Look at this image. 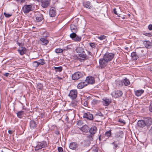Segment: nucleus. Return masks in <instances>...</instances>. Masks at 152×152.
<instances>
[{
	"label": "nucleus",
	"instance_id": "1a4fd4ad",
	"mask_svg": "<svg viewBox=\"0 0 152 152\" xmlns=\"http://www.w3.org/2000/svg\"><path fill=\"white\" fill-rule=\"evenodd\" d=\"M32 5H31L25 4L22 8V10L25 14L28 13L31 10Z\"/></svg>",
	"mask_w": 152,
	"mask_h": 152
},
{
	"label": "nucleus",
	"instance_id": "9d476101",
	"mask_svg": "<svg viewBox=\"0 0 152 152\" xmlns=\"http://www.w3.org/2000/svg\"><path fill=\"white\" fill-rule=\"evenodd\" d=\"M77 91L76 90H72L70 91L68 96L72 99H74L77 97Z\"/></svg>",
	"mask_w": 152,
	"mask_h": 152
},
{
	"label": "nucleus",
	"instance_id": "f704fd0d",
	"mask_svg": "<svg viewBox=\"0 0 152 152\" xmlns=\"http://www.w3.org/2000/svg\"><path fill=\"white\" fill-rule=\"evenodd\" d=\"M38 64L39 66L40 65H43L44 64H46V62L45 61L44 59H40L38 61Z\"/></svg>",
	"mask_w": 152,
	"mask_h": 152
},
{
	"label": "nucleus",
	"instance_id": "bf43d9fd",
	"mask_svg": "<svg viewBox=\"0 0 152 152\" xmlns=\"http://www.w3.org/2000/svg\"><path fill=\"white\" fill-rule=\"evenodd\" d=\"M83 105L85 107L87 106L88 105V102L86 101H85L83 103Z\"/></svg>",
	"mask_w": 152,
	"mask_h": 152
},
{
	"label": "nucleus",
	"instance_id": "58836bf2",
	"mask_svg": "<svg viewBox=\"0 0 152 152\" xmlns=\"http://www.w3.org/2000/svg\"><path fill=\"white\" fill-rule=\"evenodd\" d=\"M55 51L57 53H61L63 51V50L61 48H57L55 50Z\"/></svg>",
	"mask_w": 152,
	"mask_h": 152
},
{
	"label": "nucleus",
	"instance_id": "a878e982",
	"mask_svg": "<svg viewBox=\"0 0 152 152\" xmlns=\"http://www.w3.org/2000/svg\"><path fill=\"white\" fill-rule=\"evenodd\" d=\"M78 55L79 57L82 58H81L82 61H84L86 60L88 58L87 57V56L85 52L84 53H78Z\"/></svg>",
	"mask_w": 152,
	"mask_h": 152
},
{
	"label": "nucleus",
	"instance_id": "5701e85b",
	"mask_svg": "<svg viewBox=\"0 0 152 152\" xmlns=\"http://www.w3.org/2000/svg\"><path fill=\"white\" fill-rule=\"evenodd\" d=\"M56 14V12L55 9L54 7H52L50 8L49 10V15L50 17H54Z\"/></svg>",
	"mask_w": 152,
	"mask_h": 152
},
{
	"label": "nucleus",
	"instance_id": "3c124183",
	"mask_svg": "<svg viewBox=\"0 0 152 152\" xmlns=\"http://www.w3.org/2000/svg\"><path fill=\"white\" fill-rule=\"evenodd\" d=\"M16 1L18 3H19L20 4L23 3L25 2V0H16Z\"/></svg>",
	"mask_w": 152,
	"mask_h": 152
},
{
	"label": "nucleus",
	"instance_id": "79ce46f5",
	"mask_svg": "<svg viewBox=\"0 0 152 152\" xmlns=\"http://www.w3.org/2000/svg\"><path fill=\"white\" fill-rule=\"evenodd\" d=\"M116 142L115 141H114L111 143L112 145H114L113 148L115 150H116L118 147H119L118 145L116 143Z\"/></svg>",
	"mask_w": 152,
	"mask_h": 152
},
{
	"label": "nucleus",
	"instance_id": "7c9ffc66",
	"mask_svg": "<svg viewBox=\"0 0 152 152\" xmlns=\"http://www.w3.org/2000/svg\"><path fill=\"white\" fill-rule=\"evenodd\" d=\"M131 56L133 59L134 60H137L139 58L138 56L135 52H133L131 54Z\"/></svg>",
	"mask_w": 152,
	"mask_h": 152
},
{
	"label": "nucleus",
	"instance_id": "6e6d98bb",
	"mask_svg": "<svg viewBox=\"0 0 152 152\" xmlns=\"http://www.w3.org/2000/svg\"><path fill=\"white\" fill-rule=\"evenodd\" d=\"M96 115H99L100 116L103 117V115L102 113L101 112H100L99 113H97L96 114Z\"/></svg>",
	"mask_w": 152,
	"mask_h": 152
},
{
	"label": "nucleus",
	"instance_id": "864d4df0",
	"mask_svg": "<svg viewBox=\"0 0 152 152\" xmlns=\"http://www.w3.org/2000/svg\"><path fill=\"white\" fill-rule=\"evenodd\" d=\"M77 102H72L71 105H72V106L75 107L77 105Z\"/></svg>",
	"mask_w": 152,
	"mask_h": 152
},
{
	"label": "nucleus",
	"instance_id": "ea45409f",
	"mask_svg": "<svg viewBox=\"0 0 152 152\" xmlns=\"http://www.w3.org/2000/svg\"><path fill=\"white\" fill-rule=\"evenodd\" d=\"M92 152H99L98 149L95 146H94L91 148Z\"/></svg>",
	"mask_w": 152,
	"mask_h": 152
},
{
	"label": "nucleus",
	"instance_id": "f03ea898",
	"mask_svg": "<svg viewBox=\"0 0 152 152\" xmlns=\"http://www.w3.org/2000/svg\"><path fill=\"white\" fill-rule=\"evenodd\" d=\"M47 139L45 138V139L42 141L37 142V145L35 147V150L38 151L42 148H45L48 146L49 143L47 140Z\"/></svg>",
	"mask_w": 152,
	"mask_h": 152
},
{
	"label": "nucleus",
	"instance_id": "6ab92c4d",
	"mask_svg": "<svg viewBox=\"0 0 152 152\" xmlns=\"http://www.w3.org/2000/svg\"><path fill=\"white\" fill-rule=\"evenodd\" d=\"M83 5L85 7L89 9H91L93 7L91 2L88 1L83 2Z\"/></svg>",
	"mask_w": 152,
	"mask_h": 152
},
{
	"label": "nucleus",
	"instance_id": "37998d69",
	"mask_svg": "<svg viewBox=\"0 0 152 152\" xmlns=\"http://www.w3.org/2000/svg\"><path fill=\"white\" fill-rule=\"evenodd\" d=\"M38 61H35L33 62V64L34 65V66L36 68H37L39 66L38 64Z\"/></svg>",
	"mask_w": 152,
	"mask_h": 152
},
{
	"label": "nucleus",
	"instance_id": "e433bc0d",
	"mask_svg": "<svg viewBox=\"0 0 152 152\" xmlns=\"http://www.w3.org/2000/svg\"><path fill=\"white\" fill-rule=\"evenodd\" d=\"M105 136L107 137L108 138L110 137L111 135V130H110L107 131L105 133Z\"/></svg>",
	"mask_w": 152,
	"mask_h": 152
},
{
	"label": "nucleus",
	"instance_id": "f8f14e48",
	"mask_svg": "<svg viewBox=\"0 0 152 152\" xmlns=\"http://www.w3.org/2000/svg\"><path fill=\"white\" fill-rule=\"evenodd\" d=\"M38 124V123L37 121H36L33 120H31L29 122L30 128L32 129H35L37 127Z\"/></svg>",
	"mask_w": 152,
	"mask_h": 152
},
{
	"label": "nucleus",
	"instance_id": "a18cd8bd",
	"mask_svg": "<svg viewBox=\"0 0 152 152\" xmlns=\"http://www.w3.org/2000/svg\"><path fill=\"white\" fill-rule=\"evenodd\" d=\"M4 16L7 18H10L11 16H12V15L11 14H9L7 13L6 12L4 13Z\"/></svg>",
	"mask_w": 152,
	"mask_h": 152
},
{
	"label": "nucleus",
	"instance_id": "423d86ee",
	"mask_svg": "<svg viewBox=\"0 0 152 152\" xmlns=\"http://www.w3.org/2000/svg\"><path fill=\"white\" fill-rule=\"evenodd\" d=\"M77 32H72L70 35L69 37L72 39L75 42H80L81 39V37L78 36Z\"/></svg>",
	"mask_w": 152,
	"mask_h": 152
},
{
	"label": "nucleus",
	"instance_id": "6e6552de",
	"mask_svg": "<svg viewBox=\"0 0 152 152\" xmlns=\"http://www.w3.org/2000/svg\"><path fill=\"white\" fill-rule=\"evenodd\" d=\"M123 92L122 91L118 90H115L111 94V95L115 98H118L122 96Z\"/></svg>",
	"mask_w": 152,
	"mask_h": 152
},
{
	"label": "nucleus",
	"instance_id": "bb28decb",
	"mask_svg": "<svg viewBox=\"0 0 152 152\" xmlns=\"http://www.w3.org/2000/svg\"><path fill=\"white\" fill-rule=\"evenodd\" d=\"M80 129L82 132L85 133H87L88 132L89 130V127L87 125H85L81 127Z\"/></svg>",
	"mask_w": 152,
	"mask_h": 152
},
{
	"label": "nucleus",
	"instance_id": "a19ab883",
	"mask_svg": "<svg viewBox=\"0 0 152 152\" xmlns=\"http://www.w3.org/2000/svg\"><path fill=\"white\" fill-rule=\"evenodd\" d=\"M97 38L101 40L105 39L106 38V36L104 35H101L97 37Z\"/></svg>",
	"mask_w": 152,
	"mask_h": 152
},
{
	"label": "nucleus",
	"instance_id": "603ef678",
	"mask_svg": "<svg viewBox=\"0 0 152 152\" xmlns=\"http://www.w3.org/2000/svg\"><path fill=\"white\" fill-rule=\"evenodd\" d=\"M113 12L116 15H118V17H120V16L119 15H118V13L116 11V8H114L113 9Z\"/></svg>",
	"mask_w": 152,
	"mask_h": 152
},
{
	"label": "nucleus",
	"instance_id": "ddd939ff",
	"mask_svg": "<svg viewBox=\"0 0 152 152\" xmlns=\"http://www.w3.org/2000/svg\"><path fill=\"white\" fill-rule=\"evenodd\" d=\"M144 121L145 124V126L147 127H149L152 124V119L151 118H145Z\"/></svg>",
	"mask_w": 152,
	"mask_h": 152
},
{
	"label": "nucleus",
	"instance_id": "f257e3e1",
	"mask_svg": "<svg viewBox=\"0 0 152 152\" xmlns=\"http://www.w3.org/2000/svg\"><path fill=\"white\" fill-rule=\"evenodd\" d=\"M95 83L94 77L88 76L86 80L79 83L77 86H87L88 85H93Z\"/></svg>",
	"mask_w": 152,
	"mask_h": 152
},
{
	"label": "nucleus",
	"instance_id": "20e7f679",
	"mask_svg": "<svg viewBox=\"0 0 152 152\" xmlns=\"http://www.w3.org/2000/svg\"><path fill=\"white\" fill-rule=\"evenodd\" d=\"M115 55V54L113 53L107 52L104 54L103 58L109 62L112 61Z\"/></svg>",
	"mask_w": 152,
	"mask_h": 152
},
{
	"label": "nucleus",
	"instance_id": "2f4dec72",
	"mask_svg": "<svg viewBox=\"0 0 152 152\" xmlns=\"http://www.w3.org/2000/svg\"><path fill=\"white\" fill-rule=\"evenodd\" d=\"M123 135V132L122 131H119L115 133V137L116 138H118L120 137H122Z\"/></svg>",
	"mask_w": 152,
	"mask_h": 152
},
{
	"label": "nucleus",
	"instance_id": "0e129e2a",
	"mask_svg": "<svg viewBox=\"0 0 152 152\" xmlns=\"http://www.w3.org/2000/svg\"><path fill=\"white\" fill-rule=\"evenodd\" d=\"M88 53L89 55H91V56H92V53L90 51H88Z\"/></svg>",
	"mask_w": 152,
	"mask_h": 152
},
{
	"label": "nucleus",
	"instance_id": "f3484780",
	"mask_svg": "<svg viewBox=\"0 0 152 152\" xmlns=\"http://www.w3.org/2000/svg\"><path fill=\"white\" fill-rule=\"evenodd\" d=\"M41 3L42 7L44 8H46L49 5L50 0H43Z\"/></svg>",
	"mask_w": 152,
	"mask_h": 152
},
{
	"label": "nucleus",
	"instance_id": "052dcab7",
	"mask_svg": "<svg viewBox=\"0 0 152 152\" xmlns=\"http://www.w3.org/2000/svg\"><path fill=\"white\" fill-rule=\"evenodd\" d=\"M55 133L57 135L59 134H60V132L59 131H58V130H57L55 132Z\"/></svg>",
	"mask_w": 152,
	"mask_h": 152
},
{
	"label": "nucleus",
	"instance_id": "39448f33",
	"mask_svg": "<svg viewBox=\"0 0 152 152\" xmlns=\"http://www.w3.org/2000/svg\"><path fill=\"white\" fill-rule=\"evenodd\" d=\"M84 73L83 72H78L75 73L72 75V80H76L82 78L84 75Z\"/></svg>",
	"mask_w": 152,
	"mask_h": 152
},
{
	"label": "nucleus",
	"instance_id": "69168bd1",
	"mask_svg": "<svg viewBox=\"0 0 152 152\" xmlns=\"http://www.w3.org/2000/svg\"><path fill=\"white\" fill-rule=\"evenodd\" d=\"M8 133L10 134H11L12 133V131L11 130H9L8 131Z\"/></svg>",
	"mask_w": 152,
	"mask_h": 152
},
{
	"label": "nucleus",
	"instance_id": "4c0bfd02",
	"mask_svg": "<svg viewBox=\"0 0 152 152\" xmlns=\"http://www.w3.org/2000/svg\"><path fill=\"white\" fill-rule=\"evenodd\" d=\"M89 45L92 48L95 49L96 47L97 44L94 42H91L89 43Z\"/></svg>",
	"mask_w": 152,
	"mask_h": 152
},
{
	"label": "nucleus",
	"instance_id": "13d9d810",
	"mask_svg": "<svg viewBox=\"0 0 152 152\" xmlns=\"http://www.w3.org/2000/svg\"><path fill=\"white\" fill-rule=\"evenodd\" d=\"M10 75V74L9 73H6L4 74H3V75L4 76L6 77H8L9 75Z\"/></svg>",
	"mask_w": 152,
	"mask_h": 152
},
{
	"label": "nucleus",
	"instance_id": "e2e57ef3",
	"mask_svg": "<svg viewBox=\"0 0 152 152\" xmlns=\"http://www.w3.org/2000/svg\"><path fill=\"white\" fill-rule=\"evenodd\" d=\"M86 140H85L84 141V145H85V146H89V145H87V142H86Z\"/></svg>",
	"mask_w": 152,
	"mask_h": 152
},
{
	"label": "nucleus",
	"instance_id": "4468645a",
	"mask_svg": "<svg viewBox=\"0 0 152 152\" xmlns=\"http://www.w3.org/2000/svg\"><path fill=\"white\" fill-rule=\"evenodd\" d=\"M40 43L42 45H46L49 43V41L46 39V37H42L39 39Z\"/></svg>",
	"mask_w": 152,
	"mask_h": 152
},
{
	"label": "nucleus",
	"instance_id": "7ed1b4c3",
	"mask_svg": "<svg viewBox=\"0 0 152 152\" xmlns=\"http://www.w3.org/2000/svg\"><path fill=\"white\" fill-rule=\"evenodd\" d=\"M109 62L105 59L104 58H100L99 60V67L101 69H102L105 68L108 64Z\"/></svg>",
	"mask_w": 152,
	"mask_h": 152
},
{
	"label": "nucleus",
	"instance_id": "09e8293b",
	"mask_svg": "<svg viewBox=\"0 0 152 152\" xmlns=\"http://www.w3.org/2000/svg\"><path fill=\"white\" fill-rule=\"evenodd\" d=\"M149 111L152 112V101L151 102L150 105L149 107Z\"/></svg>",
	"mask_w": 152,
	"mask_h": 152
},
{
	"label": "nucleus",
	"instance_id": "393cba45",
	"mask_svg": "<svg viewBox=\"0 0 152 152\" xmlns=\"http://www.w3.org/2000/svg\"><path fill=\"white\" fill-rule=\"evenodd\" d=\"M111 102V101L110 100L107 98L103 99V101L102 102L103 105L105 106H108Z\"/></svg>",
	"mask_w": 152,
	"mask_h": 152
},
{
	"label": "nucleus",
	"instance_id": "49530a36",
	"mask_svg": "<svg viewBox=\"0 0 152 152\" xmlns=\"http://www.w3.org/2000/svg\"><path fill=\"white\" fill-rule=\"evenodd\" d=\"M74 58L75 60H77L80 61H82V59H81V58H79V57H78L77 56H75L74 57Z\"/></svg>",
	"mask_w": 152,
	"mask_h": 152
},
{
	"label": "nucleus",
	"instance_id": "c03bdc74",
	"mask_svg": "<svg viewBox=\"0 0 152 152\" xmlns=\"http://www.w3.org/2000/svg\"><path fill=\"white\" fill-rule=\"evenodd\" d=\"M143 34L145 36L149 37L152 36V34L150 33L144 32L143 33Z\"/></svg>",
	"mask_w": 152,
	"mask_h": 152
},
{
	"label": "nucleus",
	"instance_id": "473e14b6",
	"mask_svg": "<svg viewBox=\"0 0 152 152\" xmlns=\"http://www.w3.org/2000/svg\"><path fill=\"white\" fill-rule=\"evenodd\" d=\"M52 68L53 70L55 69L56 72H60L62 70V67L61 66L58 67L53 66Z\"/></svg>",
	"mask_w": 152,
	"mask_h": 152
},
{
	"label": "nucleus",
	"instance_id": "c756f323",
	"mask_svg": "<svg viewBox=\"0 0 152 152\" xmlns=\"http://www.w3.org/2000/svg\"><path fill=\"white\" fill-rule=\"evenodd\" d=\"M76 51L77 53H81L84 52V51L83 48L81 47H78L76 49Z\"/></svg>",
	"mask_w": 152,
	"mask_h": 152
},
{
	"label": "nucleus",
	"instance_id": "cd10ccee",
	"mask_svg": "<svg viewBox=\"0 0 152 152\" xmlns=\"http://www.w3.org/2000/svg\"><path fill=\"white\" fill-rule=\"evenodd\" d=\"M77 147V145L76 142H72L70 144L69 147L72 150H75Z\"/></svg>",
	"mask_w": 152,
	"mask_h": 152
},
{
	"label": "nucleus",
	"instance_id": "9b49d317",
	"mask_svg": "<svg viewBox=\"0 0 152 152\" xmlns=\"http://www.w3.org/2000/svg\"><path fill=\"white\" fill-rule=\"evenodd\" d=\"M83 117L90 120H92L94 118L93 115L89 112L84 113L83 115Z\"/></svg>",
	"mask_w": 152,
	"mask_h": 152
},
{
	"label": "nucleus",
	"instance_id": "680f3d73",
	"mask_svg": "<svg viewBox=\"0 0 152 152\" xmlns=\"http://www.w3.org/2000/svg\"><path fill=\"white\" fill-rule=\"evenodd\" d=\"M85 86H77V88L78 89H81L84 87Z\"/></svg>",
	"mask_w": 152,
	"mask_h": 152
},
{
	"label": "nucleus",
	"instance_id": "b1692460",
	"mask_svg": "<svg viewBox=\"0 0 152 152\" xmlns=\"http://www.w3.org/2000/svg\"><path fill=\"white\" fill-rule=\"evenodd\" d=\"M70 29L72 32H77L78 30L77 26L74 24L71 25Z\"/></svg>",
	"mask_w": 152,
	"mask_h": 152
},
{
	"label": "nucleus",
	"instance_id": "de8ad7c7",
	"mask_svg": "<svg viewBox=\"0 0 152 152\" xmlns=\"http://www.w3.org/2000/svg\"><path fill=\"white\" fill-rule=\"evenodd\" d=\"M36 87V88L38 91H39L38 90H42L43 88V86H37Z\"/></svg>",
	"mask_w": 152,
	"mask_h": 152
},
{
	"label": "nucleus",
	"instance_id": "8fccbe9b",
	"mask_svg": "<svg viewBox=\"0 0 152 152\" xmlns=\"http://www.w3.org/2000/svg\"><path fill=\"white\" fill-rule=\"evenodd\" d=\"M58 152H63V148L61 147H58Z\"/></svg>",
	"mask_w": 152,
	"mask_h": 152
},
{
	"label": "nucleus",
	"instance_id": "412c9836",
	"mask_svg": "<svg viewBox=\"0 0 152 152\" xmlns=\"http://www.w3.org/2000/svg\"><path fill=\"white\" fill-rule=\"evenodd\" d=\"M137 126L138 127L143 128L145 126V124L144 120H139L137 123Z\"/></svg>",
	"mask_w": 152,
	"mask_h": 152
},
{
	"label": "nucleus",
	"instance_id": "2eb2a0df",
	"mask_svg": "<svg viewBox=\"0 0 152 152\" xmlns=\"http://www.w3.org/2000/svg\"><path fill=\"white\" fill-rule=\"evenodd\" d=\"M94 135L90 134L89 135H88L87 136V140H86V142H87V145H89L91 143V141L93 140V137Z\"/></svg>",
	"mask_w": 152,
	"mask_h": 152
},
{
	"label": "nucleus",
	"instance_id": "4d7b16f0",
	"mask_svg": "<svg viewBox=\"0 0 152 152\" xmlns=\"http://www.w3.org/2000/svg\"><path fill=\"white\" fill-rule=\"evenodd\" d=\"M118 121L121 123H125V122L124 121L121 119H120Z\"/></svg>",
	"mask_w": 152,
	"mask_h": 152
},
{
	"label": "nucleus",
	"instance_id": "338daca9",
	"mask_svg": "<svg viewBox=\"0 0 152 152\" xmlns=\"http://www.w3.org/2000/svg\"><path fill=\"white\" fill-rule=\"evenodd\" d=\"M101 137V135H99V139L100 141H101V140H102Z\"/></svg>",
	"mask_w": 152,
	"mask_h": 152
},
{
	"label": "nucleus",
	"instance_id": "dca6fc26",
	"mask_svg": "<svg viewBox=\"0 0 152 152\" xmlns=\"http://www.w3.org/2000/svg\"><path fill=\"white\" fill-rule=\"evenodd\" d=\"M36 19L37 22H40L43 19H44V18L43 15L42 14L40 13H38L36 14Z\"/></svg>",
	"mask_w": 152,
	"mask_h": 152
},
{
	"label": "nucleus",
	"instance_id": "c85d7f7f",
	"mask_svg": "<svg viewBox=\"0 0 152 152\" xmlns=\"http://www.w3.org/2000/svg\"><path fill=\"white\" fill-rule=\"evenodd\" d=\"M144 92V91L142 89L135 91V95L137 96H140Z\"/></svg>",
	"mask_w": 152,
	"mask_h": 152
},
{
	"label": "nucleus",
	"instance_id": "4be33fe9",
	"mask_svg": "<svg viewBox=\"0 0 152 152\" xmlns=\"http://www.w3.org/2000/svg\"><path fill=\"white\" fill-rule=\"evenodd\" d=\"M143 44L145 46V47L147 48L150 49L151 48V43L149 41H143Z\"/></svg>",
	"mask_w": 152,
	"mask_h": 152
},
{
	"label": "nucleus",
	"instance_id": "774afa93",
	"mask_svg": "<svg viewBox=\"0 0 152 152\" xmlns=\"http://www.w3.org/2000/svg\"><path fill=\"white\" fill-rule=\"evenodd\" d=\"M17 43L19 46H20L21 45V43H20L19 42H18V41H17Z\"/></svg>",
	"mask_w": 152,
	"mask_h": 152
},
{
	"label": "nucleus",
	"instance_id": "5fc2aeb1",
	"mask_svg": "<svg viewBox=\"0 0 152 152\" xmlns=\"http://www.w3.org/2000/svg\"><path fill=\"white\" fill-rule=\"evenodd\" d=\"M148 28L149 30H152V24H150L148 26Z\"/></svg>",
	"mask_w": 152,
	"mask_h": 152
},
{
	"label": "nucleus",
	"instance_id": "aec40b11",
	"mask_svg": "<svg viewBox=\"0 0 152 152\" xmlns=\"http://www.w3.org/2000/svg\"><path fill=\"white\" fill-rule=\"evenodd\" d=\"M97 127L95 126H92L90 129H89V131L90 134L94 135L97 131Z\"/></svg>",
	"mask_w": 152,
	"mask_h": 152
},
{
	"label": "nucleus",
	"instance_id": "a211bd4d",
	"mask_svg": "<svg viewBox=\"0 0 152 152\" xmlns=\"http://www.w3.org/2000/svg\"><path fill=\"white\" fill-rule=\"evenodd\" d=\"M17 50L21 55L23 56L26 53V49L24 47H21L19 48Z\"/></svg>",
	"mask_w": 152,
	"mask_h": 152
},
{
	"label": "nucleus",
	"instance_id": "0eeeda50",
	"mask_svg": "<svg viewBox=\"0 0 152 152\" xmlns=\"http://www.w3.org/2000/svg\"><path fill=\"white\" fill-rule=\"evenodd\" d=\"M117 84L118 86H128L130 84V82L129 80L127 78H125L123 80H119L117 81Z\"/></svg>",
	"mask_w": 152,
	"mask_h": 152
},
{
	"label": "nucleus",
	"instance_id": "c9c22d12",
	"mask_svg": "<svg viewBox=\"0 0 152 152\" xmlns=\"http://www.w3.org/2000/svg\"><path fill=\"white\" fill-rule=\"evenodd\" d=\"M99 101L95 99H94L91 102V104L92 105L94 106L95 105L99 103Z\"/></svg>",
	"mask_w": 152,
	"mask_h": 152
},
{
	"label": "nucleus",
	"instance_id": "72a5a7b5",
	"mask_svg": "<svg viewBox=\"0 0 152 152\" xmlns=\"http://www.w3.org/2000/svg\"><path fill=\"white\" fill-rule=\"evenodd\" d=\"M16 114L18 117L19 118H21L23 115L24 114V111H20L16 113Z\"/></svg>",
	"mask_w": 152,
	"mask_h": 152
}]
</instances>
